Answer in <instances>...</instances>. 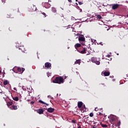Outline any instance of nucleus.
Returning <instances> with one entry per match:
<instances>
[{"label": "nucleus", "mask_w": 128, "mask_h": 128, "mask_svg": "<svg viewBox=\"0 0 128 128\" xmlns=\"http://www.w3.org/2000/svg\"><path fill=\"white\" fill-rule=\"evenodd\" d=\"M76 2H78V0H76Z\"/></svg>", "instance_id": "obj_42"}, {"label": "nucleus", "mask_w": 128, "mask_h": 128, "mask_svg": "<svg viewBox=\"0 0 128 128\" xmlns=\"http://www.w3.org/2000/svg\"><path fill=\"white\" fill-rule=\"evenodd\" d=\"M117 56H118V54H117Z\"/></svg>", "instance_id": "obj_43"}, {"label": "nucleus", "mask_w": 128, "mask_h": 128, "mask_svg": "<svg viewBox=\"0 0 128 128\" xmlns=\"http://www.w3.org/2000/svg\"><path fill=\"white\" fill-rule=\"evenodd\" d=\"M47 112H54V108H48L47 109Z\"/></svg>", "instance_id": "obj_10"}, {"label": "nucleus", "mask_w": 128, "mask_h": 128, "mask_svg": "<svg viewBox=\"0 0 128 128\" xmlns=\"http://www.w3.org/2000/svg\"><path fill=\"white\" fill-rule=\"evenodd\" d=\"M106 56H107V58H110V54H108V55Z\"/></svg>", "instance_id": "obj_33"}, {"label": "nucleus", "mask_w": 128, "mask_h": 128, "mask_svg": "<svg viewBox=\"0 0 128 128\" xmlns=\"http://www.w3.org/2000/svg\"><path fill=\"white\" fill-rule=\"evenodd\" d=\"M120 8V4H112V10H118Z\"/></svg>", "instance_id": "obj_5"}, {"label": "nucleus", "mask_w": 128, "mask_h": 128, "mask_svg": "<svg viewBox=\"0 0 128 128\" xmlns=\"http://www.w3.org/2000/svg\"><path fill=\"white\" fill-rule=\"evenodd\" d=\"M30 104H34V102L32 101Z\"/></svg>", "instance_id": "obj_32"}, {"label": "nucleus", "mask_w": 128, "mask_h": 128, "mask_svg": "<svg viewBox=\"0 0 128 128\" xmlns=\"http://www.w3.org/2000/svg\"><path fill=\"white\" fill-rule=\"evenodd\" d=\"M0 72H2V71H0Z\"/></svg>", "instance_id": "obj_45"}, {"label": "nucleus", "mask_w": 128, "mask_h": 128, "mask_svg": "<svg viewBox=\"0 0 128 128\" xmlns=\"http://www.w3.org/2000/svg\"><path fill=\"white\" fill-rule=\"evenodd\" d=\"M98 116H104V114L102 113H100V112H98L97 114Z\"/></svg>", "instance_id": "obj_24"}, {"label": "nucleus", "mask_w": 128, "mask_h": 128, "mask_svg": "<svg viewBox=\"0 0 128 128\" xmlns=\"http://www.w3.org/2000/svg\"><path fill=\"white\" fill-rule=\"evenodd\" d=\"M120 121H119L116 124L117 126H120Z\"/></svg>", "instance_id": "obj_23"}, {"label": "nucleus", "mask_w": 128, "mask_h": 128, "mask_svg": "<svg viewBox=\"0 0 128 128\" xmlns=\"http://www.w3.org/2000/svg\"><path fill=\"white\" fill-rule=\"evenodd\" d=\"M46 4H49L48 2H46Z\"/></svg>", "instance_id": "obj_37"}, {"label": "nucleus", "mask_w": 128, "mask_h": 128, "mask_svg": "<svg viewBox=\"0 0 128 128\" xmlns=\"http://www.w3.org/2000/svg\"><path fill=\"white\" fill-rule=\"evenodd\" d=\"M82 46V45L80 44H76L74 46V48L76 50H78V48H80Z\"/></svg>", "instance_id": "obj_12"}, {"label": "nucleus", "mask_w": 128, "mask_h": 128, "mask_svg": "<svg viewBox=\"0 0 128 128\" xmlns=\"http://www.w3.org/2000/svg\"><path fill=\"white\" fill-rule=\"evenodd\" d=\"M94 110H95L96 112H98V108H94Z\"/></svg>", "instance_id": "obj_30"}, {"label": "nucleus", "mask_w": 128, "mask_h": 128, "mask_svg": "<svg viewBox=\"0 0 128 128\" xmlns=\"http://www.w3.org/2000/svg\"><path fill=\"white\" fill-rule=\"evenodd\" d=\"M54 84H64V78L62 76H58L55 78L54 80H53Z\"/></svg>", "instance_id": "obj_1"}, {"label": "nucleus", "mask_w": 128, "mask_h": 128, "mask_svg": "<svg viewBox=\"0 0 128 128\" xmlns=\"http://www.w3.org/2000/svg\"><path fill=\"white\" fill-rule=\"evenodd\" d=\"M8 84V80H6L4 82H3V84L4 86H6V84Z\"/></svg>", "instance_id": "obj_15"}, {"label": "nucleus", "mask_w": 128, "mask_h": 128, "mask_svg": "<svg viewBox=\"0 0 128 128\" xmlns=\"http://www.w3.org/2000/svg\"><path fill=\"white\" fill-rule=\"evenodd\" d=\"M44 66L46 68H50L52 66V64L48 62H46L45 63Z\"/></svg>", "instance_id": "obj_6"}, {"label": "nucleus", "mask_w": 128, "mask_h": 128, "mask_svg": "<svg viewBox=\"0 0 128 128\" xmlns=\"http://www.w3.org/2000/svg\"><path fill=\"white\" fill-rule=\"evenodd\" d=\"M78 41L80 42V44L82 46H84L86 44V38L84 36H79Z\"/></svg>", "instance_id": "obj_2"}, {"label": "nucleus", "mask_w": 128, "mask_h": 128, "mask_svg": "<svg viewBox=\"0 0 128 128\" xmlns=\"http://www.w3.org/2000/svg\"><path fill=\"white\" fill-rule=\"evenodd\" d=\"M111 120H112V122H114V120H116V118H111Z\"/></svg>", "instance_id": "obj_28"}, {"label": "nucleus", "mask_w": 128, "mask_h": 128, "mask_svg": "<svg viewBox=\"0 0 128 128\" xmlns=\"http://www.w3.org/2000/svg\"><path fill=\"white\" fill-rule=\"evenodd\" d=\"M82 9L80 10V12H82Z\"/></svg>", "instance_id": "obj_38"}, {"label": "nucleus", "mask_w": 128, "mask_h": 128, "mask_svg": "<svg viewBox=\"0 0 128 128\" xmlns=\"http://www.w3.org/2000/svg\"><path fill=\"white\" fill-rule=\"evenodd\" d=\"M42 14H43V16H44V18H46V13L42 12Z\"/></svg>", "instance_id": "obj_29"}, {"label": "nucleus", "mask_w": 128, "mask_h": 128, "mask_svg": "<svg viewBox=\"0 0 128 128\" xmlns=\"http://www.w3.org/2000/svg\"><path fill=\"white\" fill-rule=\"evenodd\" d=\"M90 118H92V116H94V113L92 112L90 113Z\"/></svg>", "instance_id": "obj_25"}, {"label": "nucleus", "mask_w": 128, "mask_h": 128, "mask_svg": "<svg viewBox=\"0 0 128 128\" xmlns=\"http://www.w3.org/2000/svg\"><path fill=\"white\" fill-rule=\"evenodd\" d=\"M17 70H18L19 72H20V74H22V72H24V71L26 70V69H24V68H18Z\"/></svg>", "instance_id": "obj_8"}, {"label": "nucleus", "mask_w": 128, "mask_h": 128, "mask_svg": "<svg viewBox=\"0 0 128 128\" xmlns=\"http://www.w3.org/2000/svg\"><path fill=\"white\" fill-rule=\"evenodd\" d=\"M78 4H80V6H82V4H84V2H79Z\"/></svg>", "instance_id": "obj_26"}, {"label": "nucleus", "mask_w": 128, "mask_h": 128, "mask_svg": "<svg viewBox=\"0 0 128 128\" xmlns=\"http://www.w3.org/2000/svg\"><path fill=\"white\" fill-rule=\"evenodd\" d=\"M13 100L16 102H18V96L14 97Z\"/></svg>", "instance_id": "obj_17"}, {"label": "nucleus", "mask_w": 128, "mask_h": 128, "mask_svg": "<svg viewBox=\"0 0 128 128\" xmlns=\"http://www.w3.org/2000/svg\"><path fill=\"white\" fill-rule=\"evenodd\" d=\"M52 12H56V9L54 8H52Z\"/></svg>", "instance_id": "obj_20"}, {"label": "nucleus", "mask_w": 128, "mask_h": 128, "mask_svg": "<svg viewBox=\"0 0 128 128\" xmlns=\"http://www.w3.org/2000/svg\"><path fill=\"white\" fill-rule=\"evenodd\" d=\"M94 60H96V58L94 57H92L91 58V60L92 62H95V64H98V66L100 64V61H95Z\"/></svg>", "instance_id": "obj_4"}, {"label": "nucleus", "mask_w": 128, "mask_h": 128, "mask_svg": "<svg viewBox=\"0 0 128 128\" xmlns=\"http://www.w3.org/2000/svg\"><path fill=\"white\" fill-rule=\"evenodd\" d=\"M82 106V102H78V106L79 108H80Z\"/></svg>", "instance_id": "obj_11"}, {"label": "nucleus", "mask_w": 128, "mask_h": 128, "mask_svg": "<svg viewBox=\"0 0 128 128\" xmlns=\"http://www.w3.org/2000/svg\"><path fill=\"white\" fill-rule=\"evenodd\" d=\"M127 24H128V22L127 23Z\"/></svg>", "instance_id": "obj_47"}, {"label": "nucleus", "mask_w": 128, "mask_h": 128, "mask_svg": "<svg viewBox=\"0 0 128 128\" xmlns=\"http://www.w3.org/2000/svg\"><path fill=\"white\" fill-rule=\"evenodd\" d=\"M38 102H40V104H46V106H48V104L44 102L42 100H38Z\"/></svg>", "instance_id": "obj_14"}, {"label": "nucleus", "mask_w": 128, "mask_h": 128, "mask_svg": "<svg viewBox=\"0 0 128 128\" xmlns=\"http://www.w3.org/2000/svg\"><path fill=\"white\" fill-rule=\"evenodd\" d=\"M97 18H99V20H102V16L100 14L97 15Z\"/></svg>", "instance_id": "obj_21"}, {"label": "nucleus", "mask_w": 128, "mask_h": 128, "mask_svg": "<svg viewBox=\"0 0 128 128\" xmlns=\"http://www.w3.org/2000/svg\"><path fill=\"white\" fill-rule=\"evenodd\" d=\"M78 128H81V127H80V126H79V127H78Z\"/></svg>", "instance_id": "obj_40"}, {"label": "nucleus", "mask_w": 128, "mask_h": 128, "mask_svg": "<svg viewBox=\"0 0 128 128\" xmlns=\"http://www.w3.org/2000/svg\"><path fill=\"white\" fill-rule=\"evenodd\" d=\"M80 64V60H76L75 62H74V64Z\"/></svg>", "instance_id": "obj_13"}, {"label": "nucleus", "mask_w": 128, "mask_h": 128, "mask_svg": "<svg viewBox=\"0 0 128 128\" xmlns=\"http://www.w3.org/2000/svg\"><path fill=\"white\" fill-rule=\"evenodd\" d=\"M86 110V106L84 105V106L82 108V110Z\"/></svg>", "instance_id": "obj_27"}, {"label": "nucleus", "mask_w": 128, "mask_h": 128, "mask_svg": "<svg viewBox=\"0 0 128 128\" xmlns=\"http://www.w3.org/2000/svg\"><path fill=\"white\" fill-rule=\"evenodd\" d=\"M48 98H52V96L50 95H49V96H48Z\"/></svg>", "instance_id": "obj_34"}, {"label": "nucleus", "mask_w": 128, "mask_h": 128, "mask_svg": "<svg viewBox=\"0 0 128 128\" xmlns=\"http://www.w3.org/2000/svg\"><path fill=\"white\" fill-rule=\"evenodd\" d=\"M96 126H93L92 128H96Z\"/></svg>", "instance_id": "obj_36"}, {"label": "nucleus", "mask_w": 128, "mask_h": 128, "mask_svg": "<svg viewBox=\"0 0 128 128\" xmlns=\"http://www.w3.org/2000/svg\"><path fill=\"white\" fill-rule=\"evenodd\" d=\"M2 92H0V94H2Z\"/></svg>", "instance_id": "obj_41"}, {"label": "nucleus", "mask_w": 128, "mask_h": 128, "mask_svg": "<svg viewBox=\"0 0 128 128\" xmlns=\"http://www.w3.org/2000/svg\"><path fill=\"white\" fill-rule=\"evenodd\" d=\"M102 74L104 76H108L110 74V72H102Z\"/></svg>", "instance_id": "obj_7"}, {"label": "nucleus", "mask_w": 128, "mask_h": 128, "mask_svg": "<svg viewBox=\"0 0 128 128\" xmlns=\"http://www.w3.org/2000/svg\"><path fill=\"white\" fill-rule=\"evenodd\" d=\"M100 44H101L102 46V42H100Z\"/></svg>", "instance_id": "obj_35"}, {"label": "nucleus", "mask_w": 128, "mask_h": 128, "mask_svg": "<svg viewBox=\"0 0 128 128\" xmlns=\"http://www.w3.org/2000/svg\"><path fill=\"white\" fill-rule=\"evenodd\" d=\"M7 18H12V14H10L7 15Z\"/></svg>", "instance_id": "obj_22"}, {"label": "nucleus", "mask_w": 128, "mask_h": 128, "mask_svg": "<svg viewBox=\"0 0 128 128\" xmlns=\"http://www.w3.org/2000/svg\"><path fill=\"white\" fill-rule=\"evenodd\" d=\"M13 102H12V101H10V102H8V103H7V104L8 106H12V104Z\"/></svg>", "instance_id": "obj_18"}, {"label": "nucleus", "mask_w": 128, "mask_h": 128, "mask_svg": "<svg viewBox=\"0 0 128 128\" xmlns=\"http://www.w3.org/2000/svg\"><path fill=\"white\" fill-rule=\"evenodd\" d=\"M35 8L36 9V7H35Z\"/></svg>", "instance_id": "obj_46"}, {"label": "nucleus", "mask_w": 128, "mask_h": 128, "mask_svg": "<svg viewBox=\"0 0 128 128\" xmlns=\"http://www.w3.org/2000/svg\"><path fill=\"white\" fill-rule=\"evenodd\" d=\"M101 126H102V128H108V125L106 124H100Z\"/></svg>", "instance_id": "obj_19"}, {"label": "nucleus", "mask_w": 128, "mask_h": 128, "mask_svg": "<svg viewBox=\"0 0 128 128\" xmlns=\"http://www.w3.org/2000/svg\"><path fill=\"white\" fill-rule=\"evenodd\" d=\"M77 52L84 54H86V48L81 47L79 50H77Z\"/></svg>", "instance_id": "obj_3"}, {"label": "nucleus", "mask_w": 128, "mask_h": 128, "mask_svg": "<svg viewBox=\"0 0 128 128\" xmlns=\"http://www.w3.org/2000/svg\"><path fill=\"white\" fill-rule=\"evenodd\" d=\"M76 6H78V3H76Z\"/></svg>", "instance_id": "obj_39"}, {"label": "nucleus", "mask_w": 128, "mask_h": 128, "mask_svg": "<svg viewBox=\"0 0 128 128\" xmlns=\"http://www.w3.org/2000/svg\"><path fill=\"white\" fill-rule=\"evenodd\" d=\"M68 2H72V0H68Z\"/></svg>", "instance_id": "obj_31"}, {"label": "nucleus", "mask_w": 128, "mask_h": 128, "mask_svg": "<svg viewBox=\"0 0 128 128\" xmlns=\"http://www.w3.org/2000/svg\"><path fill=\"white\" fill-rule=\"evenodd\" d=\"M37 112L39 114H44V110L42 108H40L37 110Z\"/></svg>", "instance_id": "obj_9"}, {"label": "nucleus", "mask_w": 128, "mask_h": 128, "mask_svg": "<svg viewBox=\"0 0 128 128\" xmlns=\"http://www.w3.org/2000/svg\"><path fill=\"white\" fill-rule=\"evenodd\" d=\"M65 78H66V77L65 76Z\"/></svg>", "instance_id": "obj_44"}, {"label": "nucleus", "mask_w": 128, "mask_h": 128, "mask_svg": "<svg viewBox=\"0 0 128 128\" xmlns=\"http://www.w3.org/2000/svg\"><path fill=\"white\" fill-rule=\"evenodd\" d=\"M12 110H18V106H12Z\"/></svg>", "instance_id": "obj_16"}]
</instances>
